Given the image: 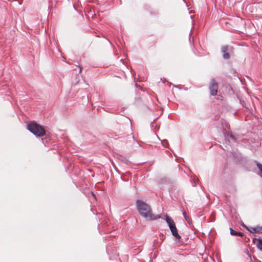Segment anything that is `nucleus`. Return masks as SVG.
Here are the masks:
<instances>
[{
  "instance_id": "f257e3e1",
  "label": "nucleus",
  "mask_w": 262,
  "mask_h": 262,
  "mask_svg": "<svg viewBox=\"0 0 262 262\" xmlns=\"http://www.w3.org/2000/svg\"><path fill=\"white\" fill-rule=\"evenodd\" d=\"M137 207L140 215L148 221L155 220L160 218L159 215L153 214L150 206L143 201H137Z\"/></svg>"
},
{
  "instance_id": "f03ea898",
  "label": "nucleus",
  "mask_w": 262,
  "mask_h": 262,
  "mask_svg": "<svg viewBox=\"0 0 262 262\" xmlns=\"http://www.w3.org/2000/svg\"><path fill=\"white\" fill-rule=\"evenodd\" d=\"M27 128L30 132L37 137H42L46 134V130L42 126L34 122L29 123Z\"/></svg>"
},
{
  "instance_id": "7ed1b4c3",
  "label": "nucleus",
  "mask_w": 262,
  "mask_h": 262,
  "mask_svg": "<svg viewBox=\"0 0 262 262\" xmlns=\"http://www.w3.org/2000/svg\"><path fill=\"white\" fill-rule=\"evenodd\" d=\"M165 220L167 223L172 234L178 239H181V236L178 234L174 221L169 216H166Z\"/></svg>"
},
{
  "instance_id": "20e7f679",
  "label": "nucleus",
  "mask_w": 262,
  "mask_h": 262,
  "mask_svg": "<svg viewBox=\"0 0 262 262\" xmlns=\"http://www.w3.org/2000/svg\"><path fill=\"white\" fill-rule=\"evenodd\" d=\"M221 52L224 59H228L230 55L233 52V48L228 45L223 46L221 48Z\"/></svg>"
},
{
  "instance_id": "39448f33",
  "label": "nucleus",
  "mask_w": 262,
  "mask_h": 262,
  "mask_svg": "<svg viewBox=\"0 0 262 262\" xmlns=\"http://www.w3.org/2000/svg\"><path fill=\"white\" fill-rule=\"evenodd\" d=\"M209 89L211 95L215 96L216 95L218 89V84L214 79L211 80Z\"/></svg>"
},
{
  "instance_id": "423d86ee",
  "label": "nucleus",
  "mask_w": 262,
  "mask_h": 262,
  "mask_svg": "<svg viewBox=\"0 0 262 262\" xmlns=\"http://www.w3.org/2000/svg\"><path fill=\"white\" fill-rule=\"evenodd\" d=\"M230 234L232 235L243 236V233L241 232H237L230 228Z\"/></svg>"
},
{
  "instance_id": "0eeeda50",
  "label": "nucleus",
  "mask_w": 262,
  "mask_h": 262,
  "mask_svg": "<svg viewBox=\"0 0 262 262\" xmlns=\"http://www.w3.org/2000/svg\"><path fill=\"white\" fill-rule=\"evenodd\" d=\"M256 246L262 250V239H258L257 243H256Z\"/></svg>"
},
{
  "instance_id": "6e6552de",
  "label": "nucleus",
  "mask_w": 262,
  "mask_h": 262,
  "mask_svg": "<svg viewBox=\"0 0 262 262\" xmlns=\"http://www.w3.org/2000/svg\"><path fill=\"white\" fill-rule=\"evenodd\" d=\"M256 233H262V227H256Z\"/></svg>"
},
{
  "instance_id": "1a4fd4ad",
  "label": "nucleus",
  "mask_w": 262,
  "mask_h": 262,
  "mask_svg": "<svg viewBox=\"0 0 262 262\" xmlns=\"http://www.w3.org/2000/svg\"><path fill=\"white\" fill-rule=\"evenodd\" d=\"M183 215H184V217L185 218V219L187 221L188 223H190V220H189V218L188 217V216L186 214V213L185 212H184L183 213Z\"/></svg>"
},
{
  "instance_id": "9d476101",
  "label": "nucleus",
  "mask_w": 262,
  "mask_h": 262,
  "mask_svg": "<svg viewBox=\"0 0 262 262\" xmlns=\"http://www.w3.org/2000/svg\"><path fill=\"white\" fill-rule=\"evenodd\" d=\"M247 229L251 233H256V227L247 228Z\"/></svg>"
},
{
  "instance_id": "9b49d317",
  "label": "nucleus",
  "mask_w": 262,
  "mask_h": 262,
  "mask_svg": "<svg viewBox=\"0 0 262 262\" xmlns=\"http://www.w3.org/2000/svg\"><path fill=\"white\" fill-rule=\"evenodd\" d=\"M257 166L258 168H259V170L262 173V165L260 164L257 163Z\"/></svg>"
},
{
  "instance_id": "f8f14e48",
  "label": "nucleus",
  "mask_w": 262,
  "mask_h": 262,
  "mask_svg": "<svg viewBox=\"0 0 262 262\" xmlns=\"http://www.w3.org/2000/svg\"><path fill=\"white\" fill-rule=\"evenodd\" d=\"M92 195L94 196V199H96V196H95V195L94 194V193H93V192H92Z\"/></svg>"
},
{
  "instance_id": "ddd939ff",
  "label": "nucleus",
  "mask_w": 262,
  "mask_h": 262,
  "mask_svg": "<svg viewBox=\"0 0 262 262\" xmlns=\"http://www.w3.org/2000/svg\"><path fill=\"white\" fill-rule=\"evenodd\" d=\"M79 67L80 68H79V72H81V67Z\"/></svg>"
},
{
  "instance_id": "4468645a",
  "label": "nucleus",
  "mask_w": 262,
  "mask_h": 262,
  "mask_svg": "<svg viewBox=\"0 0 262 262\" xmlns=\"http://www.w3.org/2000/svg\"><path fill=\"white\" fill-rule=\"evenodd\" d=\"M123 64H125V63H126V62H125L124 61H123Z\"/></svg>"
}]
</instances>
